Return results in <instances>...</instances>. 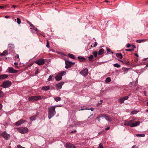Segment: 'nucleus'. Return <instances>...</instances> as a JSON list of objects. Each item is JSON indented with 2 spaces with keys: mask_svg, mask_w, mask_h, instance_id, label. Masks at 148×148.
Wrapping results in <instances>:
<instances>
[{
  "mask_svg": "<svg viewBox=\"0 0 148 148\" xmlns=\"http://www.w3.org/2000/svg\"><path fill=\"white\" fill-rule=\"evenodd\" d=\"M53 77V75H50L49 78H48L47 80L48 81H51L52 80V77Z\"/></svg>",
  "mask_w": 148,
  "mask_h": 148,
  "instance_id": "nucleus-35",
  "label": "nucleus"
},
{
  "mask_svg": "<svg viewBox=\"0 0 148 148\" xmlns=\"http://www.w3.org/2000/svg\"><path fill=\"white\" fill-rule=\"evenodd\" d=\"M144 94L145 95V96H147V95H146V92L145 91H144Z\"/></svg>",
  "mask_w": 148,
  "mask_h": 148,
  "instance_id": "nucleus-53",
  "label": "nucleus"
},
{
  "mask_svg": "<svg viewBox=\"0 0 148 148\" xmlns=\"http://www.w3.org/2000/svg\"><path fill=\"white\" fill-rule=\"evenodd\" d=\"M133 51V49H125V51Z\"/></svg>",
  "mask_w": 148,
  "mask_h": 148,
  "instance_id": "nucleus-41",
  "label": "nucleus"
},
{
  "mask_svg": "<svg viewBox=\"0 0 148 148\" xmlns=\"http://www.w3.org/2000/svg\"><path fill=\"white\" fill-rule=\"evenodd\" d=\"M27 23H28L30 25H31V23H30V22L29 21H27Z\"/></svg>",
  "mask_w": 148,
  "mask_h": 148,
  "instance_id": "nucleus-59",
  "label": "nucleus"
},
{
  "mask_svg": "<svg viewBox=\"0 0 148 148\" xmlns=\"http://www.w3.org/2000/svg\"><path fill=\"white\" fill-rule=\"evenodd\" d=\"M65 62L66 64L65 68L67 69L71 67L73 65L75 64V63L72 62L68 60H65Z\"/></svg>",
  "mask_w": 148,
  "mask_h": 148,
  "instance_id": "nucleus-6",
  "label": "nucleus"
},
{
  "mask_svg": "<svg viewBox=\"0 0 148 148\" xmlns=\"http://www.w3.org/2000/svg\"><path fill=\"white\" fill-rule=\"evenodd\" d=\"M44 97L40 95L32 96L29 97L28 100L29 101H34L44 99Z\"/></svg>",
  "mask_w": 148,
  "mask_h": 148,
  "instance_id": "nucleus-3",
  "label": "nucleus"
},
{
  "mask_svg": "<svg viewBox=\"0 0 148 148\" xmlns=\"http://www.w3.org/2000/svg\"><path fill=\"white\" fill-rule=\"evenodd\" d=\"M0 77L1 80H2L7 78L8 77V76L7 75L4 74L0 75Z\"/></svg>",
  "mask_w": 148,
  "mask_h": 148,
  "instance_id": "nucleus-18",
  "label": "nucleus"
},
{
  "mask_svg": "<svg viewBox=\"0 0 148 148\" xmlns=\"http://www.w3.org/2000/svg\"><path fill=\"white\" fill-rule=\"evenodd\" d=\"M86 109V110H90L92 111H93V110H94V109L93 108H90V109Z\"/></svg>",
  "mask_w": 148,
  "mask_h": 148,
  "instance_id": "nucleus-48",
  "label": "nucleus"
},
{
  "mask_svg": "<svg viewBox=\"0 0 148 148\" xmlns=\"http://www.w3.org/2000/svg\"><path fill=\"white\" fill-rule=\"evenodd\" d=\"M2 108V105L0 104V110Z\"/></svg>",
  "mask_w": 148,
  "mask_h": 148,
  "instance_id": "nucleus-58",
  "label": "nucleus"
},
{
  "mask_svg": "<svg viewBox=\"0 0 148 148\" xmlns=\"http://www.w3.org/2000/svg\"><path fill=\"white\" fill-rule=\"evenodd\" d=\"M38 70L36 72V74H38Z\"/></svg>",
  "mask_w": 148,
  "mask_h": 148,
  "instance_id": "nucleus-62",
  "label": "nucleus"
},
{
  "mask_svg": "<svg viewBox=\"0 0 148 148\" xmlns=\"http://www.w3.org/2000/svg\"><path fill=\"white\" fill-rule=\"evenodd\" d=\"M8 54V51L6 50L4 51L1 54V56H5Z\"/></svg>",
  "mask_w": 148,
  "mask_h": 148,
  "instance_id": "nucleus-22",
  "label": "nucleus"
},
{
  "mask_svg": "<svg viewBox=\"0 0 148 148\" xmlns=\"http://www.w3.org/2000/svg\"><path fill=\"white\" fill-rule=\"evenodd\" d=\"M36 116L34 115L32 117H30L29 119L31 121H33L35 120V119H36Z\"/></svg>",
  "mask_w": 148,
  "mask_h": 148,
  "instance_id": "nucleus-23",
  "label": "nucleus"
},
{
  "mask_svg": "<svg viewBox=\"0 0 148 148\" xmlns=\"http://www.w3.org/2000/svg\"><path fill=\"white\" fill-rule=\"evenodd\" d=\"M3 92L0 90V97H3Z\"/></svg>",
  "mask_w": 148,
  "mask_h": 148,
  "instance_id": "nucleus-39",
  "label": "nucleus"
},
{
  "mask_svg": "<svg viewBox=\"0 0 148 148\" xmlns=\"http://www.w3.org/2000/svg\"><path fill=\"white\" fill-rule=\"evenodd\" d=\"M35 63L39 65H42L44 64L45 61L44 59L41 58L36 61Z\"/></svg>",
  "mask_w": 148,
  "mask_h": 148,
  "instance_id": "nucleus-7",
  "label": "nucleus"
},
{
  "mask_svg": "<svg viewBox=\"0 0 148 148\" xmlns=\"http://www.w3.org/2000/svg\"><path fill=\"white\" fill-rule=\"evenodd\" d=\"M102 133H103V132H99L98 133V135H99L100 134H102Z\"/></svg>",
  "mask_w": 148,
  "mask_h": 148,
  "instance_id": "nucleus-52",
  "label": "nucleus"
},
{
  "mask_svg": "<svg viewBox=\"0 0 148 148\" xmlns=\"http://www.w3.org/2000/svg\"><path fill=\"white\" fill-rule=\"evenodd\" d=\"M68 55V56L70 58H72V59H74L75 57L73 54H71V53H69Z\"/></svg>",
  "mask_w": 148,
  "mask_h": 148,
  "instance_id": "nucleus-27",
  "label": "nucleus"
},
{
  "mask_svg": "<svg viewBox=\"0 0 148 148\" xmlns=\"http://www.w3.org/2000/svg\"><path fill=\"white\" fill-rule=\"evenodd\" d=\"M48 109V117L49 119L53 117L56 114L55 110L56 106H51L49 107Z\"/></svg>",
  "mask_w": 148,
  "mask_h": 148,
  "instance_id": "nucleus-1",
  "label": "nucleus"
},
{
  "mask_svg": "<svg viewBox=\"0 0 148 148\" xmlns=\"http://www.w3.org/2000/svg\"><path fill=\"white\" fill-rule=\"evenodd\" d=\"M16 57L17 58H19V55L18 54H16Z\"/></svg>",
  "mask_w": 148,
  "mask_h": 148,
  "instance_id": "nucleus-56",
  "label": "nucleus"
},
{
  "mask_svg": "<svg viewBox=\"0 0 148 148\" xmlns=\"http://www.w3.org/2000/svg\"><path fill=\"white\" fill-rule=\"evenodd\" d=\"M12 8H15L16 7V6L14 5H12Z\"/></svg>",
  "mask_w": 148,
  "mask_h": 148,
  "instance_id": "nucleus-54",
  "label": "nucleus"
},
{
  "mask_svg": "<svg viewBox=\"0 0 148 148\" xmlns=\"http://www.w3.org/2000/svg\"><path fill=\"white\" fill-rule=\"evenodd\" d=\"M47 40V45H46V46L48 48H49L50 46H49V43L48 41V40Z\"/></svg>",
  "mask_w": 148,
  "mask_h": 148,
  "instance_id": "nucleus-37",
  "label": "nucleus"
},
{
  "mask_svg": "<svg viewBox=\"0 0 148 148\" xmlns=\"http://www.w3.org/2000/svg\"><path fill=\"white\" fill-rule=\"evenodd\" d=\"M77 58L82 61H85V58L83 57L78 56V57Z\"/></svg>",
  "mask_w": 148,
  "mask_h": 148,
  "instance_id": "nucleus-21",
  "label": "nucleus"
},
{
  "mask_svg": "<svg viewBox=\"0 0 148 148\" xmlns=\"http://www.w3.org/2000/svg\"><path fill=\"white\" fill-rule=\"evenodd\" d=\"M100 101L101 102V103H98V104L100 105V104H101V103H102V102H103V100H100Z\"/></svg>",
  "mask_w": 148,
  "mask_h": 148,
  "instance_id": "nucleus-51",
  "label": "nucleus"
},
{
  "mask_svg": "<svg viewBox=\"0 0 148 148\" xmlns=\"http://www.w3.org/2000/svg\"><path fill=\"white\" fill-rule=\"evenodd\" d=\"M33 29L35 30L36 31H37V29L36 27H34L33 28Z\"/></svg>",
  "mask_w": 148,
  "mask_h": 148,
  "instance_id": "nucleus-47",
  "label": "nucleus"
},
{
  "mask_svg": "<svg viewBox=\"0 0 148 148\" xmlns=\"http://www.w3.org/2000/svg\"><path fill=\"white\" fill-rule=\"evenodd\" d=\"M135 55H136V56L137 57H138V55L137 54H136V53H135Z\"/></svg>",
  "mask_w": 148,
  "mask_h": 148,
  "instance_id": "nucleus-60",
  "label": "nucleus"
},
{
  "mask_svg": "<svg viewBox=\"0 0 148 148\" xmlns=\"http://www.w3.org/2000/svg\"><path fill=\"white\" fill-rule=\"evenodd\" d=\"M56 106V108L57 107H61L62 105H58L56 106Z\"/></svg>",
  "mask_w": 148,
  "mask_h": 148,
  "instance_id": "nucleus-45",
  "label": "nucleus"
},
{
  "mask_svg": "<svg viewBox=\"0 0 148 148\" xmlns=\"http://www.w3.org/2000/svg\"><path fill=\"white\" fill-rule=\"evenodd\" d=\"M9 17H10V16H5V18H8Z\"/></svg>",
  "mask_w": 148,
  "mask_h": 148,
  "instance_id": "nucleus-55",
  "label": "nucleus"
},
{
  "mask_svg": "<svg viewBox=\"0 0 148 148\" xmlns=\"http://www.w3.org/2000/svg\"><path fill=\"white\" fill-rule=\"evenodd\" d=\"M17 22L18 24H20L21 22V19L19 18H17Z\"/></svg>",
  "mask_w": 148,
  "mask_h": 148,
  "instance_id": "nucleus-34",
  "label": "nucleus"
},
{
  "mask_svg": "<svg viewBox=\"0 0 148 148\" xmlns=\"http://www.w3.org/2000/svg\"><path fill=\"white\" fill-rule=\"evenodd\" d=\"M136 136L138 137H144L145 136L144 134H136Z\"/></svg>",
  "mask_w": 148,
  "mask_h": 148,
  "instance_id": "nucleus-25",
  "label": "nucleus"
},
{
  "mask_svg": "<svg viewBox=\"0 0 148 148\" xmlns=\"http://www.w3.org/2000/svg\"><path fill=\"white\" fill-rule=\"evenodd\" d=\"M97 45V43L96 42H95V44L94 46V47H96Z\"/></svg>",
  "mask_w": 148,
  "mask_h": 148,
  "instance_id": "nucleus-46",
  "label": "nucleus"
},
{
  "mask_svg": "<svg viewBox=\"0 0 148 148\" xmlns=\"http://www.w3.org/2000/svg\"><path fill=\"white\" fill-rule=\"evenodd\" d=\"M107 50L108 53L109 52H111L112 54L113 53L111 51L110 49H107Z\"/></svg>",
  "mask_w": 148,
  "mask_h": 148,
  "instance_id": "nucleus-40",
  "label": "nucleus"
},
{
  "mask_svg": "<svg viewBox=\"0 0 148 148\" xmlns=\"http://www.w3.org/2000/svg\"><path fill=\"white\" fill-rule=\"evenodd\" d=\"M14 64H15V66L16 68H17V65H18V63H17V62H14Z\"/></svg>",
  "mask_w": 148,
  "mask_h": 148,
  "instance_id": "nucleus-44",
  "label": "nucleus"
},
{
  "mask_svg": "<svg viewBox=\"0 0 148 148\" xmlns=\"http://www.w3.org/2000/svg\"><path fill=\"white\" fill-rule=\"evenodd\" d=\"M111 81V79L110 77H107L106 79V82L108 83L110 82Z\"/></svg>",
  "mask_w": 148,
  "mask_h": 148,
  "instance_id": "nucleus-30",
  "label": "nucleus"
},
{
  "mask_svg": "<svg viewBox=\"0 0 148 148\" xmlns=\"http://www.w3.org/2000/svg\"><path fill=\"white\" fill-rule=\"evenodd\" d=\"M116 56L117 57L120 58H122V55L121 53H117L116 54Z\"/></svg>",
  "mask_w": 148,
  "mask_h": 148,
  "instance_id": "nucleus-24",
  "label": "nucleus"
},
{
  "mask_svg": "<svg viewBox=\"0 0 148 148\" xmlns=\"http://www.w3.org/2000/svg\"><path fill=\"white\" fill-rule=\"evenodd\" d=\"M4 138L6 140L9 139L10 138V135L8 134L5 132H4L2 134Z\"/></svg>",
  "mask_w": 148,
  "mask_h": 148,
  "instance_id": "nucleus-8",
  "label": "nucleus"
},
{
  "mask_svg": "<svg viewBox=\"0 0 148 148\" xmlns=\"http://www.w3.org/2000/svg\"><path fill=\"white\" fill-rule=\"evenodd\" d=\"M14 47V45L13 44H10L8 45V48L9 50H10Z\"/></svg>",
  "mask_w": 148,
  "mask_h": 148,
  "instance_id": "nucleus-20",
  "label": "nucleus"
},
{
  "mask_svg": "<svg viewBox=\"0 0 148 148\" xmlns=\"http://www.w3.org/2000/svg\"><path fill=\"white\" fill-rule=\"evenodd\" d=\"M146 40H136V42L139 43H141V42H144V41H145Z\"/></svg>",
  "mask_w": 148,
  "mask_h": 148,
  "instance_id": "nucleus-28",
  "label": "nucleus"
},
{
  "mask_svg": "<svg viewBox=\"0 0 148 148\" xmlns=\"http://www.w3.org/2000/svg\"><path fill=\"white\" fill-rule=\"evenodd\" d=\"M76 132V130H75L73 131H72L71 132V133H73L74 132Z\"/></svg>",
  "mask_w": 148,
  "mask_h": 148,
  "instance_id": "nucleus-57",
  "label": "nucleus"
},
{
  "mask_svg": "<svg viewBox=\"0 0 148 148\" xmlns=\"http://www.w3.org/2000/svg\"><path fill=\"white\" fill-rule=\"evenodd\" d=\"M135 147V145H133L132 147V148H134V147Z\"/></svg>",
  "mask_w": 148,
  "mask_h": 148,
  "instance_id": "nucleus-61",
  "label": "nucleus"
},
{
  "mask_svg": "<svg viewBox=\"0 0 148 148\" xmlns=\"http://www.w3.org/2000/svg\"><path fill=\"white\" fill-rule=\"evenodd\" d=\"M103 115L104 114H103V115H98L97 118V119H99L100 118H101V117H103Z\"/></svg>",
  "mask_w": 148,
  "mask_h": 148,
  "instance_id": "nucleus-38",
  "label": "nucleus"
},
{
  "mask_svg": "<svg viewBox=\"0 0 148 148\" xmlns=\"http://www.w3.org/2000/svg\"><path fill=\"white\" fill-rule=\"evenodd\" d=\"M17 131L20 133L23 134L27 132L29 130L26 127H21L18 128Z\"/></svg>",
  "mask_w": 148,
  "mask_h": 148,
  "instance_id": "nucleus-4",
  "label": "nucleus"
},
{
  "mask_svg": "<svg viewBox=\"0 0 148 148\" xmlns=\"http://www.w3.org/2000/svg\"><path fill=\"white\" fill-rule=\"evenodd\" d=\"M104 51V49H100L98 51V54L99 55H101L102 54Z\"/></svg>",
  "mask_w": 148,
  "mask_h": 148,
  "instance_id": "nucleus-19",
  "label": "nucleus"
},
{
  "mask_svg": "<svg viewBox=\"0 0 148 148\" xmlns=\"http://www.w3.org/2000/svg\"><path fill=\"white\" fill-rule=\"evenodd\" d=\"M25 121L23 119H21L15 123V124L17 126L20 125L21 124L25 122Z\"/></svg>",
  "mask_w": 148,
  "mask_h": 148,
  "instance_id": "nucleus-14",
  "label": "nucleus"
},
{
  "mask_svg": "<svg viewBox=\"0 0 148 148\" xmlns=\"http://www.w3.org/2000/svg\"><path fill=\"white\" fill-rule=\"evenodd\" d=\"M138 112V111L136 110H134L131 111L130 114L132 115L135 114H136Z\"/></svg>",
  "mask_w": 148,
  "mask_h": 148,
  "instance_id": "nucleus-26",
  "label": "nucleus"
},
{
  "mask_svg": "<svg viewBox=\"0 0 148 148\" xmlns=\"http://www.w3.org/2000/svg\"><path fill=\"white\" fill-rule=\"evenodd\" d=\"M50 87L49 86H45L42 88L41 90H42L47 91L49 89Z\"/></svg>",
  "mask_w": 148,
  "mask_h": 148,
  "instance_id": "nucleus-17",
  "label": "nucleus"
},
{
  "mask_svg": "<svg viewBox=\"0 0 148 148\" xmlns=\"http://www.w3.org/2000/svg\"><path fill=\"white\" fill-rule=\"evenodd\" d=\"M92 54L94 55V57H96L97 56V51H93L92 52Z\"/></svg>",
  "mask_w": 148,
  "mask_h": 148,
  "instance_id": "nucleus-36",
  "label": "nucleus"
},
{
  "mask_svg": "<svg viewBox=\"0 0 148 148\" xmlns=\"http://www.w3.org/2000/svg\"><path fill=\"white\" fill-rule=\"evenodd\" d=\"M8 70L9 72L11 73H16L18 72L17 70L14 69L13 68L11 67H9Z\"/></svg>",
  "mask_w": 148,
  "mask_h": 148,
  "instance_id": "nucleus-13",
  "label": "nucleus"
},
{
  "mask_svg": "<svg viewBox=\"0 0 148 148\" xmlns=\"http://www.w3.org/2000/svg\"><path fill=\"white\" fill-rule=\"evenodd\" d=\"M140 122L139 121L134 122L133 120H125L124 124L125 125L130 126L131 127H135L139 125Z\"/></svg>",
  "mask_w": 148,
  "mask_h": 148,
  "instance_id": "nucleus-2",
  "label": "nucleus"
},
{
  "mask_svg": "<svg viewBox=\"0 0 148 148\" xmlns=\"http://www.w3.org/2000/svg\"><path fill=\"white\" fill-rule=\"evenodd\" d=\"M110 129V127H108L106 128L105 130H108Z\"/></svg>",
  "mask_w": 148,
  "mask_h": 148,
  "instance_id": "nucleus-50",
  "label": "nucleus"
},
{
  "mask_svg": "<svg viewBox=\"0 0 148 148\" xmlns=\"http://www.w3.org/2000/svg\"><path fill=\"white\" fill-rule=\"evenodd\" d=\"M65 147L66 148H76V147L73 144L69 143H67L65 145Z\"/></svg>",
  "mask_w": 148,
  "mask_h": 148,
  "instance_id": "nucleus-11",
  "label": "nucleus"
},
{
  "mask_svg": "<svg viewBox=\"0 0 148 148\" xmlns=\"http://www.w3.org/2000/svg\"><path fill=\"white\" fill-rule=\"evenodd\" d=\"M114 66L117 67L119 68L120 67V65L117 63H115L114 64Z\"/></svg>",
  "mask_w": 148,
  "mask_h": 148,
  "instance_id": "nucleus-32",
  "label": "nucleus"
},
{
  "mask_svg": "<svg viewBox=\"0 0 148 148\" xmlns=\"http://www.w3.org/2000/svg\"><path fill=\"white\" fill-rule=\"evenodd\" d=\"M88 69H85L82 70L80 72V73L82 75L84 76H86L88 74Z\"/></svg>",
  "mask_w": 148,
  "mask_h": 148,
  "instance_id": "nucleus-9",
  "label": "nucleus"
},
{
  "mask_svg": "<svg viewBox=\"0 0 148 148\" xmlns=\"http://www.w3.org/2000/svg\"><path fill=\"white\" fill-rule=\"evenodd\" d=\"M66 71H62L60 73H59L60 74H61L62 76L63 75H64L66 74Z\"/></svg>",
  "mask_w": 148,
  "mask_h": 148,
  "instance_id": "nucleus-33",
  "label": "nucleus"
},
{
  "mask_svg": "<svg viewBox=\"0 0 148 148\" xmlns=\"http://www.w3.org/2000/svg\"><path fill=\"white\" fill-rule=\"evenodd\" d=\"M131 47H132V49H133V50L136 48V47L133 45H131Z\"/></svg>",
  "mask_w": 148,
  "mask_h": 148,
  "instance_id": "nucleus-42",
  "label": "nucleus"
},
{
  "mask_svg": "<svg viewBox=\"0 0 148 148\" xmlns=\"http://www.w3.org/2000/svg\"><path fill=\"white\" fill-rule=\"evenodd\" d=\"M145 111L147 112H148V109H146L145 110Z\"/></svg>",
  "mask_w": 148,
  "mask_h": 148,
  "instance_id": "nucleus-63",
  "label": "nucleus"
},
{
  "mask_svg": "<svg viewBox=\"0 0 148 148\" xmlns=\"http://www.w3.org/2000/svg\"><path fill=\"white\" fill-rule=\"evenodd\" d=\"M5 7L4 6H0V8H1V9H3Z\"/></svg>",
  "mask_w": 148,
  "mask_h": 148,
  "instance_id": "nucleus-49",
  "label": "nucleus"
},
{
  "mask_svg": "<svg viewBox=\"0 0 148 148\" xmlns=\"http://www.w3.org/2000/svg\"><path fill=\"white\" fill-rule=\"evenodd\" d=\"M148 63H147L146 65V67H148Z\"/></svg>",
  "mask_w": 148,
  "mask_h": 148,
  "instance_id": "nucleus-64",
  "label": "nucleus"
},
{
  "mask_svg": "<svg viewBox=\"0 0 148 148\" xmlns=\"http://www.w3.org/2000/svg\"><path fill=\"white\" fill-rule=\"evenodd\" d=\"M62 77L61 74L59 73L55 77V79L56 81H59L62 79Z\"/></svg>",
  "mask_w": 148,
  "mask_h": 148,
  "instance_id": "nucleus-15",
  "label": "nucleus"
},
{
  "mask_svg": "<svg viewBox=\"0 0 148 148\" xmlns=\"http://www.w3.org/2000/svg\"><path fill=\"white\" fill-rule=\"evenodd\" d=\"M54 99H55V100L56 101L58 102V101H60V100L61 98L60 97H57L55 98Z\"/></svg>",
  "mask_w": 148,
  "mask_h": 148,
  "instance_id": "nucleus-31",
  "label": "nucleus"
},
{
  "mask_svg": "<svg viewBox=\"0 0 148 148\" xmlns=\"http://www.w3.org/2000/svg\"><path fill=\"white\" fill-rule=\"evenodd\" d=\"M131 46V45L129 43H128L127 45V48H128Z\"/></svg>",
  "mask_w": 148,
  "mask_h": 148,
  "instance_id": "nucleus-43",
  "label": "nucleus"
},
{
  "mask_svg": "<svg viewBox=\"0 0 148 148\" xmlns=\"http://www.w3.org/2000/svg\"><path fill=\"white\" fill-rule=\"evenodd\" d=\"M11 85V82L9 81H6L3 82L1 86L4 88H6L10 86Z\"/></svg>",
  "mask_w": 148,
  "mask_h": 148,
  "instance_id": "nucleus-5",
  "label": "nucleus"
},
{
  "mask_svg": "<svg viewBox=\"0 0 148 148\" xmlns=\"http://www.w3.org/2000/svg\"><path fill=\"white\" fill-rule=\"evenodd\" d=\"M129 97L128 96L121 97L119 100V102L121 103H123L125 100L128 99Z\"/></svg>",
  "mask_w": 148,
  "mask_h": 148,
  "instance_id": "nucleus-10",
  "label": "nucleus"
},
{
  "mask_svg": "<svg viewBox=\"0 0 148 148\" xmlns=\"http://www.w3.org/2000/svg\"><path fill=\"white\" fill-rule=\"evenodd\" d=\"M103 117H104L105 119L109 122H111L112 121V119L110 116H108L107 115L104 114Z\"/></svg>",
  "mask_w": 148,
  "mask_h": 148,
  "instance_id": "nucleus-16",
  "label": "nucleus"
},
{
  "mask_svg": "<svg viewBox=\"0 0 148 148\" xmlns=\"http://www.w3.org/2000/svg\"><path fill=\"white\" fill-rule=\"evenodd\" d=\"M64 84V82H62L56 85V88L58 89H61L62 86Z\"/></svg>",
  "mask_w": 148,
  "mask_h": 148,
  "instance_id": "nucleus-12",
  "label": "nucleus"
},
{
  "mask_svg": "<svg viewBox=\"0 0 148 148\" xmlns=\"http://www.w3.org/2000/svg\"><path fill=\"white\" fill-rule=\"evenodd\" d=\"M94 58L93 56L92 55H90L88 57V59L89 61H92Z\"/></svg>",
  "mask_w": 148,
  "mask_h": 148,
  "instance_id": "nucleus-29",
  "label": "nucleus"
}]
</instances>
